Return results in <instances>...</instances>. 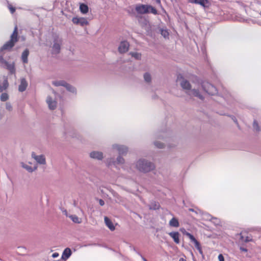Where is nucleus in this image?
Returning a JSON list of instances; mask_svg holds the SVG:
<instances>
[{
  "label": "nucleus",
  "mask_w": 261,
  "mask_h": 261,
  "mask_svg": "<svg viewBox=\"0 0 261 261\" xmlns=\"http://www.w3.org/2000/svg\"><path fill=\"white\" fill-rule=\"evenodd\" d=\"M253 126L254 129L255 130H256V131L259 130V127L258 126V123H257V122L256 121H254L253 124Z\"/></svg>",
  "instance_id": "72a5a7b5"
},
{
  "label": "nucleus",
  "mask_w": 261,
  "mask_h": 261,
  "mask_svg": "<svg viewBox=\"0 0 261 261\" xmlns=\"http://www.w3.org/2000/svg\"><path fill=\"white\" fill-rule=\"evenodd\" d=\"M129 54L132 56V57H134L135 59L137 60H139L141 59V55L139 53L130 52Z\"/></svg>",
  "instance_id": "cd10ccee"
},
{
  "label": "nucleus",
  "mask_w": 261,
  "mask_h": 261,
  "mask_svg": "<svg viewBox=\"0 0 261 261\" xmlns=\"http://www.w3.org/2000/svg\"><path fill=\"white\" fill-rule=\"evenodd\" d=\"M0 62L2 63L5 64L6 62V61H5L3 56H0Z\"/></svg>",
  "instance_id": "58836bf2"
},
{
  "label": "nucleus",
  "mask_w": 261,
  "mask_h": 261,
  "mask_svg": "<svg viewBox=\"0 0 261 261\" xmlns=\"http://www.w3.org/2000/svg\"><path fill=\"white\" fill-rule=\"evenodd\" d=\"M69 217L72 220V221L76 223H81V219L79 218L77 216L74 215H70Z\"/></svg>",
  "instance_id": "393cba45"
},
{
  "label": "nucleus",
  "mask_w": 261,
  "mask_h": 261,
  "mask_svg": "<svg viewBox=\"0 0 261 261\" xmlns=\"http://www.w3.org/2000/svg\"><path fill=\"white\" fill-rule=\"evenodd\" d=\"M191 3L198 4L203 8H208L211 5L210 2L207 0H189Z\"/></svg>",
  "instance_id": "4468645a"
},
{
  "label": "nucleus",
  "mask_w": 261,
  "mask_h": 261,
  "mask_svg": "<svg viewBox=\"0 0 261 261\" xmlns=\"http://www.w3.org/2000/svg\"><path fill=\"white\" fill-rule=\"evenodd\" d=\"M135 166L139 171L144 173L149 172L155 169L153 163L144 159L138 160L135 164Z\"/></svg>",
  "instance_id": "f03ea898"
},
{
  "label": "nucleus",
  "mask_w": 261,
  "mask_h": 261,
  "mask_svg": "<svg viewBox=\"0 0 261 261\" xmlns=\"http://www.w3.org/2000/svg\"><path fill=\"white\" fill-rule=\"evenodd\" d=\"M9 96L7 93H3L1 96V100L2 101H6L8 99Z\"/></svg>",
  "instance_id": "c756f323"
},
{
  "label": "nucleus",
  "mask_w": 261,
  "mask_h": 261,
  "mask_svg": "<svg viewBox=\"0 0 261 261\" xmlns=\"http://www.w3.org/2000/svg\"><path fill=\"white\" fill-rule=\"evenodd\" d=\"M5 64L6 66V68L9 70L10 72L11 73H14L15 72V66L14 63H9L7 61L5 63Z\"/></svg>",
  "instance_id": "6ab92c4d"
},
{
  "label": "nucleus",
  "mask_w": 261,
  "mask_h": 261,
  "mask_svg": "<svg viewBox=\"0 0 261 261\" xmlns=\"http://www.w3.org/2000/svg\"><path fill=\"white\" fill-rule=\"evenodd\" d=\"M154 144L159 148H163L164 147V144L159 141H155Z\"/></svg>",
  "instance_id": "7c9ffc66"
},
{
  "label": "nucleus",
  "mask_w": 261,
  "mask_h": 261,
  "mask_svg": "<svg viewBox=\"0 0 261 261\" xmlns=\"http://www.w3.org/2000/svg\"><path fill=\"white\" fill-rule=\"evenodd\" d=\"M113 148L117 150L120 155L126 154L128 151L127 147L123 145L114 144L113 145Z\"/></svg>",
  "instance_id": "9b49d317"
},
{
  "label": "nucleus",
  "mask_w": 261,
  "mask_h": 261,
  "mask_svg": "<svg viewBox=\"0 0 261 261\" xmlns=\"http://www.w3.org/2000/svg\"><path fill=\"white\" fill-rule=\"evenodd\" d=\"M18 41L17 28L15 27L14 30L11 36L10 40L6 42L1 48V51L4 50H10L15 45V43Z\"/></svg>",
  "instance_id": "39448f33"
},
{
  "label": "nucleus",
  "mask_w": 261,
  "mask_h": 261,
  "mask_svg": "<svg viewBox=\"0 0 261 261\" xmlns=\"http://www.w3.org/2000/svg\"><path fill=\"white\" fill-rule=\"evenodd\" d=\"M144 79L145 82L147 83H150L151 81V75L148 72H146L145 73H144Z\"/></svg>",
  "instance_id": "c85d7f7f"
},
{
  "label": "nucleus",
  "mask_w": 261,
  "mask_h": 261,
  "mask_svg": "<svg viewBox=\"0 0 261 261\" xmlns=\"http://www.w3.org/2000/svg\"><path fill=\"white\" fill-rule=\"evenodd\" d=\"M72 21L73 23L76 24H80L82 27L88 25L89 24L87 19L84 17H73L72 19Z\"/></svg>",
  "instance_id": "f8f14e48"
},
{
  "label": "nucleus",
  "mask_w": 261,
  "mask_h": 261,
  "mask_svg": "<svg viewBox=\"0 0 261 261\" xmlns=\"http://www.w3.org/2000/svg\"><path fill=\"white\" fill-rule=\"evenodd\" d=\"M6 108L9 110H11L12 107H11V106L9 104H7L6 105Z\"/></svg>",
  "instance_id": "c03bdc74"
},
{
  "label": "nucleus",
  "mask_w": 261,
  "mask_h": 261,
  "mask_svg": "<svg viewBox=\"0 0 261 261\" xmlns=\"http://www.w3.org/2000/svg\"><path fill=\"white\" fill-rule=\"evenodd\" d=\"M240 250H241L242 251H243V252H247V251H248V250L246 248H244L242 246L240 247Z\"/></svg>",
  "instance_id": "4c0bfd02"
},
{
  "label": "nucleus",
  "mask_w": 261,
  "mask_h": 261,
  "mask_svg": "<svg viewBox=\"0 0 261 261\" xmlns=\"http://www.w3.org/2000/svg\"><path fill=\"white\" fill-rule=\"evenodd\" d=\"M32 158L35 160L36 164L38 165H45L46 164V159L44 155H37L35 152H33L31 154Z\"/></svg>",
  "instance_id": "6e6552de"
},
{
  "label": "nucleus",
  "mask_w": 261,
  "mask_h": 261,
  "mask_svg": "<svg viewBox=\"0 0 261 261\" xmlns=\"http://www.w3.org/2000/svg\"><path fill=\"white\" fill-rule=\"evenodd\" d=\"M20 165L22 168L25 169L28 172L30 173H32L36 171L38 168V166L36 164H34L33 166H31L26 163L21 162Z\"/></svg>",
  "instance_id": "9d476101"
},
{
  "label": "nucleus",
  "mask_w": 261,
  "mask_h": 261,
  "mask_svg": "<svg viewBox=\"0 0 261 261\" xmlns=\"http://www.w3.org/2000/svg\"><path fill=\"white\" fill-rule=\"evenodd\" d=\"M71 254V251L70 249L69 248H67L64 250V251L62 254V257L63 259H67V258H68L70 257Z\"/></svg>",
  "instance_id": "412c9836"
},
{
  "label": "nucleus",
  "mask_w": 261,
  "mask_h": 261,
  "mask_svg": "<svg viewBox=\"0 0 261 261\" xmlns=\"http://www.w3.org/2000/svg\"><path fill=\"white\" fill-rule=\"evenodd\" d=\"M200 88H202L204 91L211 95H214L217 92L216 87L208 82H203L201 85H200Z\"/></svg>",
  "instance_id": "423d86ee"
},
{
  "label": "nucleus",
  "mask_w": 261,
  "mask_h": 261,
  "mask_svg": "<svg viewBox=\"0 0 261 261\" xmlns=\"http://www.w3.org/2000/svg\"><path fill=\"white\" fill-rule=\"evenodd\" d=\"M62 44V38L58 35H54L52 37V42L50 46L51 48V51L52 54H58L60 51Z\"/></svg>",
  "instance_id": "20e7f679"
},
{
  "label": "nucleus",
  "mask_w": 261,
  "mask_h": 261,
  "mask_svg": "<svg viewBox=\"0 0 261 261\" xmlns=\"http://www.w3.org/2000/svg\"><path fill=\"white\" fill-rule=\"evenodd\" d=\"M179 261H186L184 258H180Z\"/></svg>",
  "instance_id": "de8ad7c7"
},
{
  "label": "nucleus",
  "mask_w": 261,
  "mask_h": 261,
  "mask_svg": "<svg viewBox=\"0 0 261 261\" xmlns=\"http://www.w3.org/2000/svg\"><path fill=\"white\" fill-rule=\"evenodd\" d=\"M109 165H110L111 164V161H109Z\"/></svg>",
  "instance_id": "603ef678"
},
{
  "label": "nucleus",
  "mask_w": 261,
  "mask_h": 261,
  "mask_svg": "<svg viewBox=\"0 0 261 261\" xmlns=\"http://www.w3.org/2000/svg\"><path fill=\"white\" fill-rule=\"evenodd\" d=\"M65 88L67 89V90H68L71 93L75 94L76 92V90L75 88L67 83H66Z\"/></svg>",
  "instance_id": "b1692460"
},
{
  "label": "nucleus",
  "mask_w": 261,
  "mask_h": 261,
  "mask_svg": "<svg viewBox=\"0 0 261 261\" xmlns=\"http://www.w3.org/2000/svg\"><path fill=\"white\" fill-rule=\"evenodd\" d=\"M46 102L50 110H55L57 106V101L55 97L50 95H48L46 99Z\"/></svg>",
  "instance_id": "1a4fd4ad"
},
{
  "label": "nucleus",
  "mask_w": 261,
  "mask_h": 261,
  "mask_svg": "<svg viewBox=\"0 0 261 261\" xmlns=\"http://www.w3.org/2000/svg\"><path fill=\"white\" fill-rule=\"evenodd\" d=\"M180 231L185 235L187 236L189 238L191 241L193 242L195 244V247L197 249V250H199L200 253H202L201 247L199 243L196 240V239L194 238V237L189 232H187L185 228H180Z\"/></svg>",
  "instance_id": "0eeeda50"
},
{
  "label": "nucleus",
  "mask_w": 261,
  "mask_h": 261,
  "mask_svg": "<svg viewBox=\"0 0 261 261\" xmlns=\"http://www.w3.org/2000/svg\"><path fill=\"white\" fill-rule=\"evenodd\" d=\"M114 164H123L124 163V159L121 157V156H119L117 157L116 161L113 162Z\"/></svg>",
  "instance_id": "bb28decb"
},
{
  "label": "nucleus",
  "mask_w": 261,
  "mask_h": 261,
  "mask_svg": "<svg viewBox=\"0 0 261 261\" xmlns=\"http://www.w3.org/2000/svg\"><path fill=\"white\" fill-rule=\"evenodd\" d=\"M168 234L173 239L174 242L176 244L179 243V233L178 232H171L168 233Z\"/></svg>",
  "instance_id": "f3484780"
},
{
  "label": "nucleus",
  "mask_w": 261,
  "mask_h": 261,
  "mask_svg": "<svg viewBox=\"0 0 261 261\" xmlns=\"http://www.w3.org/2000/svg\"><path fill=\"white\" fill-rule=\"evenodd\" d=\"M136 12L140 14L151 13L154 15L157 14V10L149 5L138 4L135 7Z\"/></svg>",
  "instance_id": "7ed1b4c3"
},
{
  "label": "nucleus",
  "mask_w": 261,
  "mask_h": 261,
  "mask_svg": "<svg viewBox=\"0 0 261 261\" xmlns=\"http://www.w3.org/2000/svg\"><path fill=\"white\" fill-rule=\"evenodd\" d=\"M104 220L106 226L111 230L113 231L115 230V227L110 219H109L107 217H105Z\"/></svg>",
  "instance_id": "a211bd4d"
},
{
  "label": "nucleus",
  "mask_w": 261,
  "mask_h": 261,
  "mask_svg": "<svg viewBox=\"0 0 261 261\" xmlns=\"http://www.w3.org/2000/svg\"><path fill=\"white\" fill-rule=\"evenodd\" d=\"M251 239H249V238L248 237H246L244 241V242H249L250 241H251Z\"/></svg>",
  "instance_id": "ea45409f"
},
{
  "label": "nucleus",
  "mask_w": 261,
  "mask_h": 261,
  "mask_svg": "<svg viewBox=\"0 0 261 261\" xmlns=\"http://www.w3.org/2000/svg\"><path fill=\"white\" fill-rule=\"evenodd\" d=\"M129 46V44L127 41H122L118 47V51L121 54L126 53L128 51Z\"/></svg>",
  "instance_id": "ddd939ff"
},
{
  "label": "nucleus",
  "mask_w": 261,
  "mask_h": 261,
  "mask_svg": "<svg viewBox=\"0 0 261 261\" xmlns=\"http://www.w3.org/2000/svg\"><path fill=\"white\" fill-rule=\"evenodd\" d=\"M179 81L181 87L186 91L187 94L190 96L196 97L201 100L203 99V97L200 91V85H198L197 87L192 86L189 81L184 78H181Z\"/></svg>",
  "instance_id": "f257e3e1"
},
{
  "label": "nucleus",
  "mask_w": 261,
  "mask_h": 261,
  "mask_svg": "<svg viewBox=\"0 0 261 261\" xmlns=\"http://www.w3.org/2000/svg\"><path fill=\"white\" fill-rule=\"evenodd\" d=\"M156 2L158 4H160V3H161V1H160V0H156Z\"/></svg>",
  "instance_id": "8fccbe9b"
},
{
  "label": "nucleus",
  "mask_w": 261,
  "mask_h": 261,
  "mask_svg": "<svg viewBox=\"0 0 261 261\" xmlns=\"http://www.w3.org/2000/svg\"><path fill=\"white\" fill-rule=\"evenodd\" d=\"M59 256V253H57V252H55L54 253H53L52 254V257L53 258H56V257H57L58 256Z\"/></svg>",
  "instance_id": "79ce46f5"
},
{
  "label": "nucleus",
  "mask_w": 261,
  "mask_h": 261,
  "mask_svg": "<svg viewBox=\"0 0 261 261\" xmlns=\"http://www.w3.org/2000/svg\"><path fill=\"white\" fill-rule=\"evenodd\" d=\"M161 35L164 38L167 37L169 35L168 31L166 30H163V29L161 30Z\"/></svg>",
  "instance_id": "473e14b6"
},
{
  "label": "nucleus",
  "mask_w": 261,
  "mask_h": 261,
  "mask_svg": "<svg viewBox=\"0 0 261 261\" xmlns=\"http://www.w3.org/2000/svg\"><path fill=\"white\" fill-rule=\"evenodd\" d=\"M112 194H113V195L114 197H116V198L117 199V200H116V201H117V202H121V201H122V200H121V197H120V196H119L118 195V194L117 193H116L115 192H114V191H112Z\"/></svg>",
  "instance_id": "2f4dec72"
},
{
  "label": "nucleus",
  "mask_w": 261,
  "mask_h": 261,
  "mask_svg": "<svg viewBox=\"0 0 261 261\" xmlns=\"http://www.w3.org/2000/svg\"><path fill=\"white\" fill-rule=\"evenodd\" d=\"M159 208V204L158 203H154V205L153 206H151L150 207V209H153V210L158 209Z\"/></svg>",
  "instance_id": "f704fd0d"
},
{
  "label": "nucleus",
  "mask_w": 261,
  "mask_h": 261,
  "mask_svg": "<svg viewBox=\"0 0 261 261\" xmlns=\"http://www.w3.org/2000/svg\"><path fill=\"white\" fill-rule=\"evenodd\" d=\"M28 86V82L24 78H22L20 80V84L18 87V90L20 92H23L25 90Z\"/></svg>",
  "instance_id": "dca6fc26"
},
{
  "label": "nucleus",
  "mask_w": 261,
  "mask_h": 261,
  "mask_svg": "<svg viewBox=\"0 0 261 261\" xmlns=\"http://www.w3.org/2000/svg\"><path fill=\"white\" fill-rule=\"evenodd\" d=\"M218 259L219 261H224V258L222 254H220L219 255Z\"/></svg>",
  "instance_id": "e433bc0d"
},
{
  "label": "nucleus",
  "mask_w": 261,
  "mask_h": 261,
  "mask_svg": "<svg viewBox=\"0 0 261 261\" xmlns=\"http://www.w3.org/2000/svg\"><path fill=\"white\" fill-rule=\"evenodd\" d=\"M99 203L101 206H103L105 204V201L102 199H99Z\"/></svg>",
  "instance_id": "a19ab883"
},
{
  "label": "nucleus",
  "mask_w": 261,
  "mask_h": 261,
  "mask_svg": "<svg viewBox=\"0 0 261 261\" xmlns=\"http://www.w3.org/2000/svg\"><path fill=\"white\" fill-rule=\"evenodd\" d=\"M240 240H241L242 242H244V241L245 239H244V237H243V236L242 233H241L240 234Z\"/></svg>",
  "instance_id": "a18cd8bd"
},
{
  "label": "nucleus",
  "mask_w": 261,
  "mask_h": 261,
  "mask_svg": "<svg viewBox=\"0 0 261 261\" xmlns=\"http://www.w3.org/2000/svg\"><path fill=\"white\" fill-rule=\"evenodd\" d=\"M63 213L66 216V217H69V216H70V215H69L67 211L66 210H64L63 211Z\"/></svg>",
  "instance_id": "37998d69"
},
{
  "label": "nucleus",
  "mask_w": 261,
  "mask_h": 261,
  "mask_svg": "<svg viewBox=\"0 0 261 261\" xmlns=\"http://www.w3.org/2000/svg\"><path fill=\"white\" fill-rule=\"evenodd\" d=\"M90 156L93 159L101 160L103 156L102 152L98 151H93L90 153Z\"/></svg>",
  "instance_id": "2eb2a0df"
},
{
  "label": "nucleus",
  "mask_w": 261,
  "mask_h": 261,
  "mask_svg": "<svg viewBox=\"0 0 261 261\" xmlns=\"http://www.w3.org/2000/svg\"><path fill=\"white\" fill-rule=\"evenodd\" d=\"M169 224L171 227H178L179 225L178 220L173 217L169 221Z\"/></svg>",
  "instance_id": "5701e85b"
},
{
  "label": "nucleus",
  "mask_w": 261,
  "mask_h": 261,
  "mask_svg": "<svg viewBox=\"0 0 261 261\" xmlns=\"http://www.w3.org/2000/svg\"><path fill=\"white\" fill-rule=\"evenodd\" d=\"M81 12L83 14H86L88 11V7L86 5L84 4H81L80 7Z\"/></svg>",
  "instance_id": "a878e982"
},
{
  "label": "nucleus",
  "mask_w": 261,
  "mask_h": 261,
  "mask_svg": "<svg viewBox=\"0 0 261 261\" xmlns=\"http://www.w3.org/2000/svg\"><path fill=\"white\" fill-rule=\"evenodd\" d=\"M18 249L20 250V251H21V250H25V248L23 247H18Z\"/></svg>",
  "instance_id": "49530a36"
},
{
  "label": "nucleus",
  "mask_w": 261,
  "mask_h": 261,
  "mask_svg": "<svg viewBox=\"0 0 261 261\" xmlns=\"http://www.w3.org/2000/svg\"><path fill=\"white\" fill-rule=\"evenodd\" d=\"M9 8L11 13H13L15 11V8L13 7L11 5L9 6Z\"/></svg>",
  "instance_id": "c9c22d12"
},
{
  "label": "nucleus",
  "mask_w": 261,
  "mask_h": 261,
  "mask_svg": "<svg viewBox=\"0 0 261 261\" xmlns=\"http://www.w3.org/2000/svg\"><path fill=\"white\" fill-rule=\"evenodd\" d=\"M143 261H147L144 257H142Z\"/></svg>",
  "instance_id": "3c124183"
},
{
  "label": "nucleus",
  "mask_w": 261,
  "mask_h": 261,
  "mask_svg": "<svg viewBox=\"0 0 261 261\" xmlns=\"http://www.w3.org/2000/svg\"><path fill=\"white\" fill-rule=\"evenodd\" d=\"M28 164L29 165H31V166H33V165L34 164H33L32 163L30 162H28Z\"/></svg>",
  "instance_id": "09e8293b"
},
{
  "label": "nucleus",
  "mask_w": 261,
  "mask_h": 261,
  "mask_svg": "<svg viewBox=\"0 0 261 261\" xmlns=\"http://www.w3.org/2000/svg\"><path fill=\"white\" fill-rule=\"evenodd\" d=\"M29 55V51L28 49H25L21 55V59L24 63H27L28 62V57Z\"/></svg>",
  "instance_id": "aec40b11"
},
{
  "label": "nucleus",
  "mask_w": 261,
  "mask_h": 261,
  "mask_svg": "<svg viewBox=\"0 0 261 261\" xmlns=\"http://www.w3.org/2000/svg\"><path fill=\"white\" fill-rule=\"evenodd\" d=\"M67 82L64 80H57L52 82L53 85L56 87L63 86L65 87Z\"/></svg>",
  "instance_id": "4be33fe9"
}]
</instances>
